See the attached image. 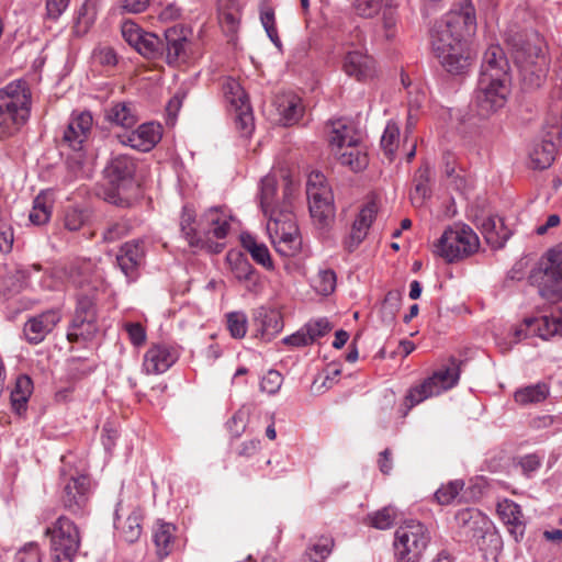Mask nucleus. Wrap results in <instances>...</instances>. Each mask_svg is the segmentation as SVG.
Segmentation results:
<instances>
[{"mask_svg":"<svg viewBox=\"0 0 562 562\" xmlns=\"http://www.w3.org/2000/svg\"><path fill=\"white\" fill-rule=\"evenodd\" d=\"M549 395V387L544 383L526 386L515 392V401L520 405L537 404Z\"/></svg>","mask_w":562,"mask_h":562,"instance_id":"37998d69","label":"nucleus"},{"mask_svg":"<svg viewBox=\"0 0 562 562\" xmlns=\"http://www.w3.org/2000/svg\"><path fill=\"white\" fill-rule=\"evenodd\" d=\"M232 216L224 207H211L205 211L199 220L201 238L205 244H201L200 249H205L212 254H218L225 248L222 241L228 235L231 229Z\"/></svg>","mask_w":562,"mask_h":562,"instance_id":"9d476101","label":"nucleus"},{"mask_svg":"<svg viewBox=\"0 0 562 562\" xmlns=\"http://www.w3.org/2000/svg\"><path fill=\"white\" fill-rule=\"evenodd\" d=\"M32 91L27 81L16 79L0 88V138L16 135L29 122Z\"/></svg>","mask_w":562,"mask_h":562,"instance_id":"f03ea898","label":"nucleus"},{"mask_svg":"<svg viewBox=\"0 0 562 562\" xmlns=\"http://www.w3.org/2000/svg\"><path fill=\"white\" fill-rule=\"evenodd\" d=\"M105 119L108 122L123 128H132L138 121L135 109L126 102L112 104L106 111Z\"/></svg>","mask_w":562,"mask_h":562,"instance_id":"58836bf2","label":"nucleus"},{"mask_svg":"<svg viewBox=\"0 0 562 562\" xmlns=\"http://www.w3.org/2000/svg\"><path fill=\"white\" fill-rule=\"evenodd\" d=\"M295 187L288 181L280 210L266 216L267 232L276 250L285 257L297 254L302 247V237L292 210V198Z\"/></svg>","mask_w":562,"mask_h":562,"instance_id":"7ed1b4c3","label":"nucleus"},{"mask_svg":"<svg viewBox=\"0 0 562 562\" xmlns=\"http://www.w3.org/2000/svg\"><path fill=\"white\" fill-rule=\"evenodd\" d=\"M70 0H46V18L57 21L67 10Z\"/></svg>","mask_w":562,"mask_h":562,"instance_id":"774afa93","label":"nucleus"},{"mask_svg":"<svg viewBox=\"0 0 562 562\" xmlns=\"http://www.w3.org/2000/svg\"><path fill=\"white\" fill-rule=\"evenodd\" d=\"M428 528L417 520H407L394 533V555L397 562H418L430 542Z\"/></svg>","mask_w":562,"mask_h":562,"instance_id":"0eeeda50","label":"nucleus"},{"mask_svg":"<svg viewBox=\"0 0 562 562\" xmlns=\"http://www.w3.org/2000/svg\"><path fill=\"white\" fill-rule=\"evenodd\" d=\"M93 128V116L89 111H72L63 132L61 147L67 150V165L75 175H87L89 165L88 143Z\"/></svg>","mask_w":562,"mask_h":562,"instance_id":"20e7f679","label":"nucleus"},{"mask_svg":"<svg viewBox=\"0 0 562 562\" xmlns=\"http://www.w3.org/2000/svg\"><path fill=\"white\" fill-rule=\"evenodd\" d=\"M70 282L80 289L97 290L102 284V276L91 261H85L71 269Z\"/></svg>","mask_w":562,"mask_h":562,"instance_id":"2f4dec72","label":"nucleus"},{"mask_svg":"<svg viewBox=\"0 0 562 562\" xmlns=\"http://www.w3.org/2000/svg\"><path fill=\"white\" fill-rule=\"evenodd\" d=\"M283 382L282 375L276 370H269L261 379L260 390L269 395L276 394Z\"/></svg>","mask_w":562,"mask_h":562,"instance_id":"680f3d73","label":"nucleus"},{"mask_svg":"<svg viewBox=\"0 0 562 562\" xmlns=\"http://www.w3.org/2000/svg\"><path fill=\"white\" fill-rule=\"evenodd\" d=\"M532 279L542 299L550 303L562 301V244L548 251L547 262Z\"/></svg>","mask_w":562,"mask_h":562,"instance_id":"f8f14e48","label":"nucleus"},{"mask_svg":"<svg viewBox=\"0 0 562 562\" xmlns=\"http://www.w3.org/2000/svg\"><path fill=\"white\" fill-rule=\"evenodd\" d=\"M479 226L486 243L493 248L503 247L510 236V231L505 226L503 218L497 215L483 217Z\"/></svg>","mask_w":562,"mask_h":562,"instance_id":"c85d7f7f","label":"nucleus"},{"mask_svg":"<svg viewBox=\"0 0 562 562\" xmlns=\"http://www.w3.org/2000/svg\"><path fill=\"white\" fill-rule=\"evenodd\" d=\"M308 336L311 337V342L313 344L318 338L324 337L333 329V324L325 317L311 319L308 323L304 325Z\"/></svg>","mask_w":562,"mask_h":562,"instance_id":"13d9d810","label":"nucleus"},{"mask_svg":"<svg viewBox=\"0 0 562 562\" xmlns=\"http://www.w3.org/2000/svg\"><path fill=\"white\" fill-rule=\"evenodd\" d=\"M464 487L462 480L450 481L442 484L435 493V498L440 505L451 504Z\"/></svg>","mask_w":562,"mask_h":562,"instance_id":"864d4df0","label":"nucleus"},{"mask_svg":"<svg viewBox=\"0 0 562 562\" xmlns=\"http://www.w3.org/2000/svg\"><path fill=\"white\" fill-rule=\"evenodd\" d=\"M87 216L83 211L70 207L66 211L65 214V226L69 231H78L85 224Z\"/></svg>","mask_w":562,"mask_h":562,"instance_id":"338daca9","label":"nucleus"},{"mask_svg":"<svg viewBox=\"0 0 562 562\" xmlns=\"http://www.w3.org/2000/svg\"><path fill=\"white\" fill-rule=\"evenodd\" d=\"M525 326L533 336L544 340L562 335V310L553 312L550 316L526 318Z\"/></svg>","mask_w":562,"mask_h":562,"instance_id":"b1692460","label":"nucleus"},{"mask_svg":"<svg viewBox=\"0 0 562 562\" xmlns=\"http://www.w3.org/2000/svg\"><path fill=\"white\" fill-rule=\"evenodd\" d=\"M260 21L266 30V33L270 41L277 46H281V40L278 34V29L276 24V15L272 8L265 5L260 11Z\"/></svg>","mask_w":562,"mask_h":562,"instance_id":"5fc2aeb1","label":"nucleus"},{"mask_svg":"<svg viewBox=\"0 0 562 562\" xmlns=\"http://www.w3.org/2000/svg\"><path fill=\"white\" fill-rule=\"evenodd\" d=\"M177 527L171 522L158 520L151 532L155 551L159 560L167 558L175 549Z\"/></svg>","mask_w":562,"mask_h":562,"instance_id":"393cba45","label":"nucleus"},{"mask_svg":"<svg viewBox=\"0 0 562 562\" xmlns=\"http://www.w3.org/2000/svg\"><path fill=\"white\" fill-rule=\"evenodd\" d=\"M341 70L349 78L364 82L375 77L376 64L366 49L348 46L341 58Z\"/></svg>","mask_w":562,"mask_h":562,"instance_id":"dca6fc26","label":"nucleus"},{"mask_svg":"<svg viewBox=\"0 0 562 562\" xmlns=\"http://www.w3.org/2000/svg\"><path fill=\"white\" fill-rule=\"evenodd\" d=\"M179 358L178 350L166 342H154L143 357L142 369L146 374H161L172 367Z\"/></svg>","mask_w":562,"mask_h":562,"instance_id":"a211bd4d","label":"nucleus"},{"mask_svg":"<svg viewBox=\"0 0 562 562\" xmlns=\"http://www.w3.org/2000/svg\"><path fill=\"white\" fill-rule=\"evenodd\" d=\"M396 516V509L392 506H386L369 514L367 516V522L375 529L386 530L394 525Z\"/></svg>","mask_w":562,"mask_h":562,"instance_id":"09e8293b","label":"nucleus"},{"mask_svg":"<svg viewBox=\"0 0 562 562\" xmlns=\"http://www.w3.org/2000/svg\"><path fill=\"white\" fill-rule=\"evenodd\" d=\"M222 89L225 100L229 103V105L233 109L238 108L240 103L249 102L244 88L236 79L232 77H227L224 79L222 83Z\"/></svg>","mask_w":562,"mask_h":562,"instance_id":"49530a36","label":"nucleus"},{"mask_svg":"<svg viewBox=\"0 0 562 562\" xmlns=\"http://www.w3.org/2000/svg\"><path fill=\"white\" fill-rule=\"evenodd\" d=\"M480 249L477 234L467 224L454 223L448 226L434 243L432 252L446 262L461 261Z\"/></svg>","mask_w":562,"mask_h":562,"instance_id":"423d86ee","label":"nucleus"},{"mask_svg":"<svg viewBox=\"0 0 562 562\" xmlns=\"http://www.w3.org/2000/svg\"><path fill=\"white\" fill-rule=\"evenodd\" d=\"M123 327L134 347H142L146 342V329L140 323H125Z\"/></svg>","mask_w":562,"mask_h":562,"instance_id":"0e129e2a","label":"nucleus"},{"mask_svg":"<svg viewBox=\"0 0 562 562\" xmlns=\"http://www.w3.org/2000/svg\"><path fill=\"white\" fill-rule=\"evenodd\" d=\"M45 535L50 540V551L55 562H71L80 547V533L76 524L60 516L48 527Z\"/></svg>","mask_w":562,"mask_h":562,"instance_id":"6e6552de","label":"nucleus"},{"mask_svg":"<svg viewBox=\"0 0 562 562\" xmlns=\"http://www.w3.org/2000/svg\"><path fill=\"white\" fill-rule=\"evenodd\" d=\"M333 154L340 165L348 167L355 172L363 170L369 162L368 153L361 139Z\"/></svg>","mask_w":562,"mask_h":562,"instance_id":"7c9ffc66","label":"nucleus"},{"mask_svg":"<svg viewBox=\"0 0 562 562\" xmlns=\"http://www.w3.org/2000/svg\"><path fill=\"white\" fill-rule=\"evenodd\" d=\"M381 209V202L375 195H371L360 206L349 234L344 239V247L349 251H353L366 239L369 231L375 221Z\"/></svg>","mask_w":562,"mask_h":562,"instance_id":"4468645a","label":"nucleus"},{"mask_svg":"<svg viewBox=\"0 0 562 562\" xmlns=\"http://www.w3.org/2000/svg\"><path fill=\"white\" fill-rule=\"evenodd\" d=\"M59 321L60 315L54 310L30 318L23 329L25 338L31 344H40L55 328Z\"/></svg>","mask_w":562,"mask_h":562,"instance_id":"412c9836","label":"nucleus"},{"mask_svg":"<svg viewBox=\"0 0 562 562\" xmlns=\"http://www.w3.org/2000/svg\"><path fill=\"white\" fill-rule=\"evenodd\" d=\"M18 562H42L40 547L35 542H30L20 549L16 553Z\"/></svg>","mask_w":562,"mask_h":562,"instance_id":"69168bd1","label":"nucleus"},{"mask_svg":"<svg viewBox=\"0 0 562 562\" xmlns=\"http://www.w3.org/2000/svg\"><path fill=\"white\" fill-rule=\"evenodd\" d=\"M143 513L136 508L133 509L124 519L121 518L116 509V530L126 542L133 543L138 540L143 531Z\"/></svg>","mask_w":562,"mask_h":562,"instance_id":"473e14b6","label":"nucleus"},{"mask_svg":"<svg viewBox=\"0 0 562 562\" xmlns=\"http://www.w3.org/2000/svg\"><path fill=\"white\" fill-rule=\"evenodd\" d=\"M334 540L330 537H321L304 553L302 562H324L331 553Z\"/></svg>","mask_w":562,"mask_h":562,"instance_id":"a18cd8bd","label":"nucleus"},{"mask_svg":"<svg viewBox=\"0 0 562 562\" xmlns=\"http://www.w3.org/2000/svg\"><path fill=\"white\" fill-rule=\"evenodd\" d=\"M276 106L279 114V122L285 126L299 122L304 111L302 99L292 92L279 94L276 98Z\"/></svg>","mask_w":562,"mask_h":562,"instance_id":"a878e982","label":"nucleus"},{"mask_svg":"<svg viewBox=\"0 0 562 562\" xmlns=\"http://www.w3.org/2000/svg\"><path fill=\"white\" fill-rule=\"evenodd\" d=\"M34 390L32 379L26 374L16 378L11 391V406L14 412L21 414L26 411V405Z\"/></svg>","mask_w":562,"mask_h":562,"instance_id":"ea45409f","label":"nucleus"},{"mask_svg":"<svg viewBox=\"0 0 562 562\" xmlns=\"http://www.w3.org/2000/svg\"><path fill=\"white\" fill-rule=\"evenodd\" d=\"M144 257L143 245L139 241L125 243L116 257L122 272L130 279L136 277V270Z\"/></svg>","mask_w":562,"mask_h":562,"instance_id":"c756f323","label":"nucleus"},{"mask_svg":"<svg viewBox=\"0 0 562 562\" xmlns=\"http://www.w3.org/2000/svg\"><path fill=\"white\" fill-rule=\"evenodd\" d=\"M306 194L312 218L321 226H325L335 214L334 196L326 177L318 171L308 175Z\"/></svg>","mask_w":562,"mask_h":562,"instance_id":"1a4fd4ad","label":"nucleus"},{"mask_svg":"<svg viewBox=\"0 0 562 562\" xmlns=\"http://www.w3.org/2000/svg\"><path fill=\"white\" fill-rule=\"evenodd\" d=\"M218 19L226 32L235 33L240 22V11L235 7L221 9Z\"/></svg>","mask_w":562,"mask_h":562,"instance_id":"052dcab7","label":"nucleus"},{"mask_svg":"<svg viewBox=\"0 0 562 562\" xmlns=\"http://www.w3.org/2000/svg\"><path fill=\"white\" fill-rule=\"evenodd\" d=\"M336 281V273L333 270H321L313 279V288L318 294L327 296L335 291Z\"/></svg>","mask_w":562,"mask_h":562,"instance_id":"603ef678","label":"nucleus"},{"mask_svg":"<svg viewBox=\"0 0 562 562\" xmlns=\"http://www.w3.org/2000/svg\"><path fill=\"white\" fill-rule=\"evenodd\" d=\"M150 0H117L116 10L121 14H139L145 12Z\"/></svg>","mask_w":562,"mask_h":562,"instance_id":"e2e57ef3","label":"nucleus"},{"mask_svg":"<svg viewBox=\"0 0 562 562\" xmlns=\"http://www.w3.org/2000/svg\"><path fill=\"white\" fill-rule=\"evenodd\" d=\"M90 492V480L87 475L71 476L65 484L61 503L64 507L76 514L87 504Z\"/></svg>","mask_w":562,"mask_h":562,"instance_id":"aec40b11","label":"nucleus"},{"mask_svg":"<svg viewBox=\"0 0 562 562\" xmlns=\"http://www.w3.org/2000/svg\"><path fill=\"white\" fill-rule=\"evenodd\" d=\"M161 136L162 126L158 123L149 122L139 125L128 134L121 135L120 140L123 145L146 153L159 143Z\"/></svg>","mask_w":562,"mask_h":562,"instance_id":"6ab92c4d","label":"nucleus"},{"mask_svg":"<svg viewBox=\"0 0 562 562\" xmlns=\"http://www.w3.org/2000/svg\"><path fill=\"white\" fill-rule=\"evenodd\" d=\"M106 171L111 182L120 187L121 183L133 179L136 164L133 158L126 155H119L111 160Z\"/></svg>","mask_w":562,"mask_h":562,"instance_id":"f704fd0d","label":"nucleus"},{"mask_svg":"<svg viewBox=\"0 0 562 562\" xmlns=\"http://www.w3.org/2000/svg\"><path fill=\"white\" fill-rule=\"evenodd\" d=\"M261 322V337L270 339L276 336L282 329V319L278 312L266 311L259 313Z\"/></svg>","mask_w":562,"mask_h":562,"instance_id":"8fccbe9b","label":"nucleus"},{"mask_svg":"<svg viewBox=\"0 0 562 562\" xmlns=\"http://www.w3.org/2000/svg\"><path fill=\"white\" fill-rule=\"evenodd\" d=\"M53 199L49 193L42 192L33 201V207L30 212V221L34 225L46 224L52 216Z\"/></svg>","mask_w":562,"mask_h":562,"instance_id":"79ce46f5","label":"nucleus"},{"mask_svg":"<svg viewBox=\"0 0 562 562\" xmlns=\"http://www.w3.org/2000/svg\"><path fill=\"white\" fill-rule=\"evenodd\" d=\"M180 229L191 247L200 248L201 244L206 243L204 238H201L195 211L190 206H184L182 209L180 215Z\"/></svg>","mask_w":562,"mask_h":562,"instance_id":"4c0bfd02","label":"nucleus"},{"mask_svg":"<svg viewBox=\"0 0 562 562\" xmlns=\"http://www.w3.org/2000/svg\"><path fill=\"white\" fill-rule=\"evenodd\" d=\"M476 26V12L471 0H460L435 23L430 34L431 49L450 75H464L472 66L475 59L472 38Z\"/></svg>","mask_w":562,"mask_h":562,"instance_id":"f257e3e1","label":"nucleus"},{"mask_svg":"<svg viewBox=\"0 0 562 562\" xmlns=\"http://www.w3.org/2000/svg\"><path fill=\"white\" fill-rule=\"evenodd\" d=\"M509 64L499 45H491L484 53L480 76L510 78Z\"/></svg>","mask_w":562,"mask_h":562,"instance_id":"bb28decb","label":"nucleus"},{"mask_svg":"<svg viewBox=\"0 0 562 562\" xmlns=\"http://www.w3.org/2000/svg\"><path fill=\"white\" fill-rule=\"evenodd\" d=\"M446 391H448L446 386L442 383H440L439 378L432 372L428 378L424 379L420 383L409 387L404 397V405L406 407V411H409L416 405L426 401L427 398L438 396Z\"/></svg>","mask_w":562,"mask_h":562,"instance_id":"4be33fe9","label":"nucleus"},{"mask_svg":"<svg viewBox=\"0 0 562 562\" xmlns=\"http://www.w3.org/2000/svg\"><path fill=\"white\" fill-rule=\"evenodd\" d=\"M510 78L480 76L474 97L477 114L487 117L503 108L509 94Z\"/></svg>","mask_w":562,"mask_h":562,"instance_id":"9b49d317","label":"nucleus"},{"mask_svg":"<svg viewBox=\"0 0 562 562\" xmlns=\"http://www.w3.org/2000/svg\"><path fill=\"white\" fill-rule=\"evenodd\" d=\"M166 40V60L169 65H175L187 56L189 38L186 31L179 26H172L165 32Z\"/></svg>","mask_w":562,"mask_h":562,"instance_id":"cd10ccee","label":"nucleus"},{"mask_svg":"<svg viewBox=\"0 0 562 562\" xmlns=\"http://www.w3.org/2000/svg\"><path fill=\"white\" fill-rule=\"evenodd\" d=\"M434 373L439 378L440 383L449 391L454 387L460 380V362L454 358H450L436 369Z\"/></svg>","mask_w":562,"mask_h":562,"instance_id":"c03bdc74","label":"nucleus"},{"mask_svg":"<svg viewBox=\"0 0 562 562\" xmlns=\"http://www.w3.org/2000/svg\"><path fill=\"white\" fill-rule=\"evenodd\" d=\"M259 201L265 216L280 210L282 206V201L277 200V180L273 176L268 175L261 180Z\"/></svg>","mask_w":562,"mask_h":562,"instance_id":"a19ab883","label":"nucleus"},{"mask_svg":"<svg viewBox=\"0 0 562 562\" xmlns=\"http://www.w3.org/2000/svg\"><path fill=\"white\" fill-rule=\"evenodd\" d=\"M240 244L258 265L267 270H273L274 265L266 244L258 241L250 233L240 234Z\"/></svg>","mask_w":562,"mask_h":562,"instance_id":"e433bc0d","label":"nucleus"},{"mask_svg":"<svg viewBox=\"0 0 562 562\" xmlns=\"http://www.w3.org/2000/svg\"><path fill=\"white\" fill-rule=\"evenodd\" d=\"M496 512L499 519L508 527L512 533H522L524 516L521 508L518 504L508 498H503L498 501Z\"/></svg>","mask_w":562,"mask_h":562,"instance_id":"72a5a7b5","label":"nucleus"},{"mask_svg":"<svg viewBox=\"0 0 562 562\" xmlns=\"http://www.w3.org/2000/svg\"><path fill=\"white\" fill-rule=\"evenodd\" d=\"M555 154L557 146L552 140L542 139L536 142L529 151L530 165L533 169H547L554 161Z\"/></svg>","mask_w":562,"mask_h":562,"instance_id":"c9c22d12","label":"nucleus"},{"mask_svg":"<svg viewBox=\"0 0 562 562\" xmlns=\"http://www.w3.org/2000/svg\"><path fill=\"white\" fill-rule=\"evenodd\" d=\"M384 0H352V7L358 15L373 18L380 13Z\"/></svg>","mask_w":562,"mask_h":562,"instance_id":"bf43d9fd","label":"nucleus"},{"mask_svg":"<svg viewBox=\"0 0 562 562\" xmlns=\"http://www.w3.org/2000/svg\"><path fill=\"white\" fill-rule=\"evenodd\" d=\"M400 146V128L396 123L389 122L381 137V147L385 156L392 160Z\"/></svg>","mask_w":562,"mask_h":562,"instance_id":"de8ad7c7","label":"nucleus"},{"mask_svg":"<svg viewBox=\"0 0 562 562\" xmlns=\"http://www.w3.org/2000/svg\"><path fill=\"white\" fill-rule=\"evenodd\" d=\"M131 231V224L127 220H120L111 223L103 232V240L114 243L125 237Z\"/></svg>","mask_w":562,"mask_h":562,"instance_id":"4d7b16f0","label":"nucleus"},{"mask_svg":"<svg viewBox=\"0 0 562 562\" xmlns=\"http://www.w3.org/2000/svg\"><path fill=\"white\" fill-rule=\"evenodd\" d=\"M234 111L236 128L243 136L250 135L254 131V115L249 102L240 103Z\"/></svg>","mask_w":562,"mask_h":562,"instance_id":"3c124183","label":"nucleus"},{"mask_svg":"<svg viewBox=\"0 0 562 562\" xmlns=\"http://www.w3.org/2000/svg\"><path fill=\"white\" fill-rule=\"evenodd\" d=\"M227 329L232 337L240 339L247 333V316L243 312H232L226 315Z\"/></svg>","mask_w":562,"mask_h":562,"instance_id":"6e6d98bb","label":"nucleus"},{"mask_svg":"<svg viewBox=\"0 0 562 562\" xmlns=\"http://www.w3.org/2000/svg\"><path fill=\"white\" fill-rule=\"evenodd\" d=\"M328 127V144L333 153L361 139L355 126L345 119L331 121Z\"/></svg>","mask_w":562,"mask_h":562,"instance_id":"5701e85b","label":"nucleus"},{"mask_svg":"<svg viewBox=\"0 0 562 562\" xmlns=\"http://www.w3.org/2000/svg\"><path fill=\"white\" fill-rule=\"evenodd\" d=\"M226 263L235 280L249 293L258 294L263 289L259 272L251 266L245 255L238 250L226 254Z\"/></svg>","mask_w":562,"mask_h":562,"instance_id":"f3484780","label":"nucleus"},{"mask_svg":"<svg viewBox=\"0 0 562 562\" xmlns=\"http://www.w3.org/2000/svg\"><path fill=\"white\" fill-rule=\"evenodd\" d=\"M121 33L125 42L142 56L155 59L161 55V40L156 34L143 30L134 21H124L121 25Z\"/></svg>","mask_w":562,"mask_h":562,"instance_id":"2eb2a0df","label":"nucleus"},{"mask_svg":"<svg viewBox=\"0 0 562 562\" xmlns=\"http://www.w3.org/2000/svg\"><path fill=\"white\" fill-rule=\"evenodd\" d=\"M98 331L97 311L92 297L81 295L69 327L67 338L69 341L89 340Z\"/></svg>","mask_w":562,"mask_h":562,"instance_id":"ddd939ff","label":"nucleus"},{"mask_svg":"<svg viewBox=\"0 0 562 562\" xmlns=\"http://www.w3.org/2000/svg\"><path fill=\"white\" fill-rule=\"evenodd\" d=\"M514 59L524 83L528 88L540 87L549 67L544 40L537 33L527 36L516 45Z\"/></svg>","mask_w":562,"mask_h":562,"instance_id":"39448f33","label":"nucleus"}]
</instances>
